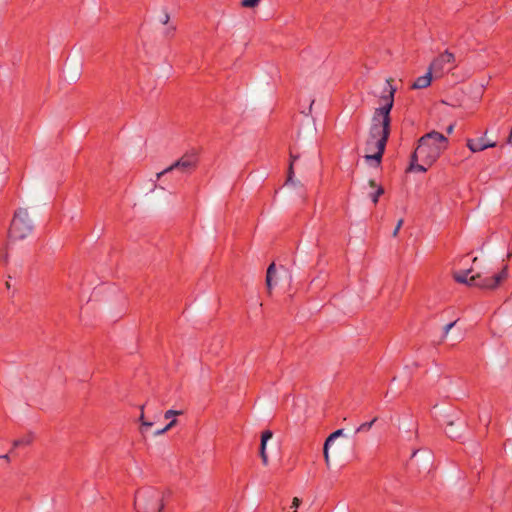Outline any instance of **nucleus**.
<instances>
[{
    "instance_id": "f3484780",
    "label": "nucleus",
    "mask_w": 512,
    "mask_h": 512,
    "mask_svg": "<svg viewBox=\"0 0 512 512\" xmlns=\"http://www.w3.org/2000/svg\"><path fill=\"white\" fill-rule=\"evenodd\" d=\"M261 0H242L241 6L245 8H254L258 6Z\"/></svg>"
},
{
    "instance_id": "bb28decb",
    "label": "nucleus",
    "mask_w": 512,
    "mask_h": 512,
    "mask_svg": "<svg viewBox=\"0 0 512 512\" xmlns=\"http://www.w3.org/2000/svg\"><path fill=\"white\" fill-rule=\"evenodd\" d=\"M507 143L512 145V131L510 132V135L508 137Z\"/></svg>"
},
{
    "instance_id": "dca6fc26",
    "label": "nucleus",
    "mask_w": 512,
    "mask_h": 512,
    "mask_svg": "<svg viewBox=\"0 0 512 512\" xmlns=\"http://www.w3.org/2000/svg\"><path fill=\"white\" fill-rule=\"evenodd\" d=\"M290 159H291V161H290V165H289V169H288V179H287L288 182H291L293 179V176H294L293 166H294V162L297 159V156L291 154Z\"/></svg>"
},
{
    "instance_id": "5701e85b",
    "label": "nucleus",
    "mask_w": 512,
    "mask_h": 512,
    "mask_svg": "<svg viewBox=\"0 0 512 512\" xmlns=\"http://www.w3.org/2000/svg\"><path fill=\"white\" fill-rule=\"evenodd\" d=\"M0 259H1L4 263H7V261H8V253H7V250H2V251H0Z\"/></svg>"
},
{
    "instance_id": "a211bd4d",
    "label": "nucleus",
    "mask_w": 512,
    "mask_h": 512,
    "mask_svg": "<svg viewBox=\"0 0 512 512\" xmlns=\"http://www.w3.org/2000/svg\"><path fill=\"white\" fill-rule=\"evenodd\" d=\"M376 421V418H374L372 421L370 422H365V423H362L356 430V432H361V431H368L371 429L372 425L374 424V422Z\"/></svg>"
},
{
    "instance_id": "2eb2a0df",
    "label": "nucleus",
    "mask_w": 512,
    "mask_h": 512,
    "mask_svg": "<svg viewBox=\"0 0 512 512\" xmlns=\"http://www.w3.org/2000/svg\"><path fill=\"white\" fill-rule=\"evenodd\" d=\"M176 423H177V420L175 419V417L170 418V422L163 429L156 431L155 435L159 436V435L166 433L172 427H174L176 425Z\"/></svg>"
},
{
    "instance_id": "f257e3e1",
    "label": "nucleus",
    "mask_w": 512,
    "mask_h": 512,
    "mask_svg": "<svg viewBox=\"0 0 512 512\" xmlns=\"http://www.w3.org/2000/svg\"><path fill=\"white\" fill-rule=\"evenodd\" d=\"M391 79L387 80L388 94L381 98L382 104L376 108L372 117L369 135L365 145V160L378 167L385 151L390 134V112L394 104L396 88L391 85Z\"/></svg>"
},
{
    "instance_id": "f8f14e48",
    "label": "nucleus",
    "mask_w": 512,
    "mask_h": 512,
    "mask_svg": "<svg viewBox=\"0 0 512 512\" xmlns=\"http://www.w3.org/2000/svg\"><path fill=\"white\" fill-rule=\"evenodd\" d=\"M368 185L372 190L369 193V196L371 197L372 202L376 205L378 203L379 197L384 193V188L380 184H377V182L373 179L369 180Z\"/></svg>"
},
{
    "instance_id": "7ed1b4c3",
    "label": "nucleus",
    "mask_w": 512,
    "mask_h": 512,
    "mask_svg": "<svg viewBox=\"0 0 512 512\" xmlns=\"http://www.w3.org/2000/svg\"><path fill=\"white\" fill-rule=\"evenodd\" d=\"M508 277V267L504 266L501 271L488 276L484 271H475L474 268L455 270L453 278L458 283L481 289H495Z\"/></svg>"
},
{
    "instance_id": "c756f323",
    "label": "nucleus",
    "mask_w": 512,
    "mask_h": 512,
    "mask_svg": "<svg viewBox=\"0 0 512 512\" xmlns=\"http://www.w3.org/2000/svg\"><path fill=\"white\" fill-rule=\"evenodd\" d=\"M477 260H478V259H477V257H475V258L473 259V263L475 264V263L477 262Z\"/></svg>"
},
{
    "instance_id": "ddd939ff",
    "label": "nucleus",
    "mask_w": 512,
    "mask_h": 512,
    "mask_svg": "<svg viewBox=\"0 0 512 512\" xmlns=\"http://www.w3.org/2000/svg\"><path fill=\"white\" fill-rule=\"evenodd\" d=\"M466 145L473 153L480 152L486 149V146L484 145L482 139L477 141L473 139H468Z\"/></svg>"
},
{
    "instance_id": "b1692460",
    "label": "nucleus",
    "mask_w": 512,
    "mask_h": 512,
    "mask_svg": "<svg viewBox=\"0 0 512 512\" xmlns=\"http://www.w3.org/2000/svg\"><path fill=\"white\" fill-rule=\"evenodd\" d=\"M455 325V322L449 323L444 327V337H446L452 327Z\"/></svg>"
},
{
    "instance_id": "f03ea898",
    "label": "nucleus",
    "mask_w": 512,
    "mask_h": 512,
    "mask_svg": "<svg viewBox=\"0 0 512 512\" xmlns=\"http://www.w3.org/2000/svg\"><path fill=\"white\" fill-rule=\"evenodd\" d=\"M447 147L448 139L443 134L437 131L425 134L418 141V146L411 157L409 170L426 172Z\"/></svg>"
},
{
    "instance_id": "9b49d317",
    "label": "nucleus",
    "mask_w": 512,
    "mask_h": 512,
    "mask_svg": "<svg viewBox=\"0 0 512 512\" xmlns=\"http://www.w3.org/2000/svg\"><path fill=\"white\" fill-rule=\"evenodd\" d=\"M432 71L428 69L427 73L419 76L412 84V89H423L427 88L432 81Z\"/></svg>"
},
{
    "instance_id": "0eeeda50",
    "label": "nucleus",
    "mask_w": 512,
    "mask_h": 512,
    "mask_svg": "<svg viewBox=\"0 0 512 512\" xmlns=\"http://www.w3.org/2000/svg\"><path fill=\"white\" fill-rule=\"evenodd\" d=\"M455 56L449 51H445L435 58L429 66V69L436 75L441 76L448 65H453Z\"/></svg>"
},
{
    "instance_id": "393cba45",
    "label": "nucleus",
    "mask_w": 512,
    "mask_h": 512,
    "mask_svg": "<svg viewBox=\"0 0 512 512\" xmlns=\"http://www.w3.org/2000/svg\"><path fill=\"white\" fill-rule=\"evenodd\" d=\"M402 224H403V219H400L397 223L395 230L393 231V236H396L398 234Z\"/></svg>"
},
{
    "instance_id": "aec40b11",
    "label": "nucleus",
    "mask_w": 512,
    "mask_h": 512,
    "mask_svg": "<svg viewBox=\"0 0 512 512\" xmlns=\"http://www.w3.org/2000/svg\"><path fill=\"white\" fill-rule=\"evenodd\" d=\"M143 410H144V407L142 406L141 407V415H140V418L139 420L141 421V424L143 427H146V428H150L153 426V423L152 422H148V421H145L144 419V413H143Z\"/></svg>"
},
{
    "instance_id": "cd10ccee",
    "label": "nucleus",
    "mask_w": 512,
    "mask_h": 512,
    "mask_svg": "<svg viewBox=\"0 0 512 512\" xmlns=\"http://www.w3.org/2000/svg\"><path fill=\"white\" fill-rule=\"evenodd\" d=\"M447 131L448 133H451L453 131V126L448 127Z\"/></svg>"
},
{
    "instance_id": "39448f33",
    "label": "nucleus",
    "mask_w": 512,
    "mask_h": 512,
    "mask_svg": "<svg viewBox=\"0 0 512 512\" xmlns=\"http://www.w3.org/2000/svg\"><path fill=\"white\" fill-rule=\"evenodd\" d=\"M33 231V223L26 208H18L13 215L8 237L11 241H21Z\"/></svg>"
},
{
    "instance_id": "4468645a",
    "label": "nucleus",
    "mask_w": 512,
    "mask_h": 512,
    "mask_svg": "<svg viewBox=\"0 0 512 512\" xmlns=\"http://www.w3.org/2000/svg\"><path fill=\"white\" fill-rule=\"evenodd\" d=\"M33 442L32 435H26L20 439L14 441V446H28Z\"/></svg>"
},
{
    "instance_id": "6ab92c4d",
    "label": "nucleus",
    "mask_w": 512,
    "mask_h": 512,
    "mask_svg": "<svg viewBox=\"0 0 512 512\" xmlns=\"http://www.w3.org/2000/svg\"><path fill=\"white\" fill-rule=\"evenodd\" d=\"M182 414V411H177V410H167L164 414V418L165 419H170V418H173V417H176L178 415H181Z\"/></svg>"
},
{
    "instance_id": "9d476101",
    "label": "nucleus",
    "mask_w": 512,
    "mask_h": 512,
    "mask_svg": "<svg viewBox=\"0 0 512 512\" xmlns=\"http://www.w3.org/2000/svg\"><path fill=\"white\" fill-rule=\"evenodd\" d=\"M272 436H273V434L270 430L264 431L261 436L260 456L262 459V463L265 466L268 465V455L266 453V445H267V441L270 440L272 438Z\"/></svg>"
},
{
    "instance_id": "6e6552de",
    "label": "nucleus",
    "mask_w": 512,
    "mask_h": 512,
    "mask_svg": "<svg viewBox=\"0 0 512 512\" xmlns=\"http://www.w3.org/2000/svg\"><path fill=\"white\" fill-rule=\"evenodd\" d=\"M278 279L279 276L277 274L276 265L275 263H271L266 273V287L269 294H271L273 287L277 285Z\"/></svg>"
},
{
    "instance_id": "1a4fd4ad",
    "label": "nucleus",
    "mask_w": 512,
    "mask_h": 512,
    "mask_svg": "<svg viewBox=\"0 0 512 512\" xmlns=\"http://www.w3.org/2000/svg\"><path fill=\"white\" fill-rule=\"evenodd\" d=\"M344 433V430L343 429H338L336 431H334L333 433H331L328 438L326 439L325 443H324V447H323V455H324V460H325V463L327 465V467H330V455H329V446L331 445V443L337 439L338 437L342 436Z\"/></svg>"
},
{
    "instance_id": "c85d7f7f",
    "label": "nucleus",
    "mask_w": 512,
    "mask_h": 512,
    "mask_svg": "<svg viewBox=\"0 0 512 512\" xmlns=\"http://www.w3.org/2000/svg\"><path fill=\"white\" fill-rule=\"evenodd\" d=\"M284 273L287 274L289 276V278H291V275L287 270L284 269Z\"/></svg>"
},
{
    "instance_id": "423d86ee",
    "label": "nucleus",
    "mask_w": 512,
    "mask_h": 512,
    "mask_svg": "<svg viewBox=\"0 0 512 512\" xmlns=\"http://www.w3.org/2000/svg\"><path fill=\"white\" fill-rule=\"evenodd\" d=\"M197 162L198 158L196 154L184 155L172 165L157 173V179H160V177H162L164 174L171 172L174 169H181L183 172L192 171L196 168Z\"/></svg>"
},
{
    "instance_id": "4be33fe9",
    "label": "nucleus",
    "mask_w": 512,
    "mask_h": 512,
    "mask_svg": "<svg viewBox=\"0 0 512 512\" xmlns=\"http://www.w3.org/2000/svg\"><path fill=\"white\" fill-rule=\"evenodd\" d=\"M160 22L164 25L168 24L170 20V16L167 12H163V14L159 18Z\"/></svg>"
},
{
    "instance_id": "a878e982",
    "label": "nucleus",
    "mask_w": 512,
    "mask_h": 512,
    "mask_svg": "<svg viewBox=\"0 0 512 512\" xmlns=\"http://www.w3.org/2000/svg\"><path fill=\"white\" fill-rule=\"evenodd\" d=\"M484 145L486 146V149H487V148L495 147L496 143L495 142H488V143H484Z\"/></svg>"
},
{
    "instance_id": "412c9836",
    "label": "nucleus",
    "mask_w": 512,
    "mask_h": 512,
    "mask_svg": "<svg viewBox=\"0 0 512 512\" xmlns=\"http://www.w3.org/2000/svg\"><path fill=\"white\" fill-rule=\"evenodd\" d=\"M301 504V500L298 497H294L291 504V511L289 512H297L298 507Z\"/></svg>"
},
{
    "instance_id": "20e7f679",
    "label": "nucleus",
    "mask_w": 512,
    "mask_h": 512,
    "mask_svg": "<svg viewBox=\"0 0 512 512\" xmlns=\"http://www.w3.org/2000/svg\"><path fill=\"white\" fill-rule=\"evenodd\" d=\"M165 492L154 487H144L137 491L134 505L137 512H162Z\"/></svg>"
}]
</instances>
